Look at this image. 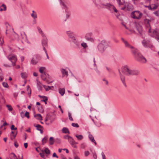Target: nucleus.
<instances>
[{
  "label": "nucleus",
  "instance_id": "nucleus-61",
  "mask_svg": "<svg viewBox=\"0 0 159 159\" xmlns=\"http://www.w3.org/2000/svg\"><path fill=\"white\" fill-rule=\"evenodd\" d=\"M89 154V152L88 151H86L85 152V155L86 156H87Z\"/></svg>",
  "mask_w": 159,
  "mask_h": 159
},
{
  "label": "nucleus",
  "instance_id": "nucleus-42",
  "mask_svg": "<svg viewBox=\"0 0 159 159\" xmlns=\"http://www.w3.org/2000/svg\"><path fill=\"white\" fill-rule=\"evenodd\" d=\"M86 39L87 40L90 41L91 42H94V39H93L90 37H87L86 38Z\"/></svg>",
  "mask_w": 159,
  "mask_h": 159
},
{
  "label": "nucleus",
  "instance_id": "nucleus-60",
  "mask_svg": "<svg viewBox=\"0 0 159 159\" xmlns=\"http://www.w3.org/2000/svg\"><path fill=\"white\" fill-rule=\"evenodd\" d=\"M102 155L103 159H106L105 156L103 152H102Z\"/></svg>",
  "mask_w": 159,
  "mask_h": 159
},
{
  "label": "nucleus",
  "instance_id": "nucleus-11",
  "mask_svg": "<svg viewBox=\"0 0 159 159\" xmlns=\"http://www.w3.org/2000/svg\"><path fill=\"white\" fill-rule=\"evenodd\" d=\"M43 37V38L42 40V44L43 46V49H44V48H45V47H46L48 46V39L45 36V37Z\"/></svg>",
  "mask_w": 159,
  "mask_h": 159
},
{
  "label": "nucleus",
  "instance_id": "nucleus-22",
  "mask_svg": "<svg viewBox=\"0 0 159 159\" xmlns=\"http://www.w3.org/2000/svg\"><path fill=\"white\" fill-rule=\"evenodd\" d=\"M42 85L41 83L39 82H37V86L38 89L39 90H41L42 88Z\"/></svg>",
  "mask_w": 159,
  "mask_h": 159
},
{
  "label": "nucleus",
  "instance_id": "nucleus-17",
  "mask_svg": "<svg viewBox=\"0 0 159 159\" xmlns=\"http://www.w3.org/2000/svg\"><path fill=\"white\" fill-rule=\"evenodd\" d=\"M139 71L137 70H132L130 75H138L139 74Z\"/></svg>",
  "mask_w": 159,
  "mask_h": 159
},
{
  "label": "nucleus",
  "instance_id": "nucleus-33",
  "mask_svg": "<svg viewBox=\"0 0 159 159\" xmlns=\"http://www.w3.org/2000/svg\"><path fill=\"white\" fill-rule=\"evenodd\" d=\"M62 132L64 133H68V134H70V132L68 129L66 128H63L62 129Z\"/></svg>",
  "mask_w": 159,
  "mask_h": 159
},
{
  "label": "nucleus",
  "instance_id": "nucleus-55",
  "mask_svg": "<svg viewBox=\"0 0 159 159\" xmlns=\"http://www.w3.org/2000/svg\"><path fill=\"white\" fill-rule=\"evenodd\" d=\"M25 116L27 118H29L30 117L29 113L27 111L26 112V113H25Z\"/></svg>",
  "mask_w": 159,
  "mask_h": 159
},
{
  "label": "nucleus",
  "instance_id": "nucleus-1",
  "mask_svg": "<svg viewBox=\"0 0 159 159\" xmlns=\"http://www.w3.org/2000/svg\"><path fill=\"white\" fill-rule=\"evenodd\" d=\"M154 20V18L148 16V18H146L144 20V22L146 24V29L148 30V32H151V27L150 24L151 23L153 22Z\"/></svg>",
  "mask_w": 159,
  "mask_h": 159
},
{
  "label": "nucleus",
  "instance_id": "nucleus-12",
  "mask_svg": "<svg viewBox=\"0 0 159 159\" xmlns=\"http://www.w3.org/2000/svg\"><path fill=\"white\" fill-rule=\"evenodd\" d=\"M118 71L120 75V78L121 81L124 85H126L125 83V76L122 74L119 69L118 70Z\"/></svg>",
  "mask_w": 159,
  "mask_h": 159
},
{
  "label": "nucleus",
  "instance_id": "nucleus-50",
  "mask_svg": "<svg viewBox=\"0 0 159 159\" xmlns=\"http://www.w3.org/2000/svg\"><path fill=\"white\" fill-rule=\"evenodd\" d=\"M81 46L84 48H87L88 46L86 43H81Z\"/></svg>",
  "mask_w": 159,
  "mask_h": 159
},
{
  "label": "nucleus",
  "instance_id": "nucleus-5",
  "mask_svg": "<svg viewBox=\"0 0 159 159\" xmlns=\"http://www.w3.org/2000/svg\"><path fill=\"white\" fill-rule=\"evenodd\" d=\"M8 59L12 63V65L14 66L16 65V63L17 60V58L16 55L11 54L7 56Z\"/></svg>",
  "mask_w": 159,
  "mask_h": 159
},
{
  "label": "nucleus",
  "instance_id": "nucleus-41",
  "mask_svg": "<svg viewBox=\"0 0 159 159\" xmlns=\"http://www.w3.org/2000/svg\"><path fill=\"white\" fill-rule=\"evenodd\" d=\"M10 155L11 156V157L13 158L14 159H18L16 155L14 153H11Z\"/></svg>",
  "mask_w": 159,
  "mask_h": 159
},
{
  "label": "nucleus",
  "instance_id": "nucleus-13",
  "mask_svg": "<svg viewBox=\"0 0 159 159\" xmlns=\"http://www.w3.org/2000/svg\"><path fill=\"white\" fill-rule=\"evenodd\" d=\"M108 7H109V9L111 11H114V12L116 13L117 12V10L116 9L114 6L111 4H109Z\"/></svg>",
  "mask_w": 159,
  "mask_h": 159
},
{
  "label": "nucleus",
  "instance_id": "nucleus-35",
  "mask_svg": "<svg viewBox=\"0 0 159 159\" xmlns=\"http://www.w3.org/2000/svg\"><path fill=\"white\" fill-rule=\"evenodd\" d=\"M49 144L50 145L53 144L54 142V139L52 137H51L49 139Z\"/></svg>",
  "mask_w": 159,
  "mask_h": 159
},
{
  "label": "nucleus",
  "instance_id": "nucleus-19",
  "mask_svg": "<svg viewBox=\"0 0 159 159\" xmlns=\"http://www.w3.org/2000/svg\"><path fill=\"white\" fill-rule=\"evenodd\" d=\"M89 139L91 140L92 142H93L95 145H96L97 143L94 139V137L91 134H89Z\"/></svg>",
  "mask_w": 159,
  "mask_h": 159
},
{
  "label": "nucleus",
  "instance_id": "nucleus-45",
  "mask_svg": "<svg viewBox=\"0 0 159 159\" xmlns=\"http://www.w3.org/2000/svg\"><path fill=\"white\" fill-rule=\"evenodd\" d=\"M158 6L156 5H154L153 7H151V10H154L157 8Z\"/></svg>",
  "mask_w": 159,
  "mask_h": 159
},
{
  "label": "nucleus",
  "instance_id": "nucleus-43",
  "mask_svg": "<svg viewBox=\"0 0 159 159\" xmlns=\"http://www.w3.org/2000/svg\"><path fill=\"white\" fill-rule=\"evenodd\" d=\"M71 125L72 126L78 128L79 126L78 124L77 123H72Z\"/></svg>",
  "mask_w": 159,
  "mask_h": 159
},
{
  "label": "nucleus",
  "instance_id": "nucleus-2",
  "mask_svg": "<svg viewBox=\"0 0 159 159\" xmlns=\"http://www.w3.org/2000/svg\"><path fill=\"white\" fill-rule=\"evenodd\" d=\"M108 44L107 42L104 40L101 41L99 44L98 47L99 51L101 52H103L106 48L108 47Z\"/></svg>",
  "mask_w": 159,
  "mask_h": 159
},
{
  "label": "nucleus",
  "instance_id": "nucleus-38",
  "mask_svg": "<svg viewBox=\"0 0 159 159\" xmlns=\"http://www.w3.org/2000/svg\"><path fill=\"white\" fill-rule=\"evenodd\" d=\"M64 138L65 139H68V141L70 140V139L72 138L71 137L69 136L68 135H65L64 136Z\"/></svg>",
  "mask_w": 159,
  "mask_h": 159
},
{
  "label": "nucleus",
  "instance_id": "nucleus-62",
  "mask_svg": "<svg viewBox=\"0 0 159 159\" xmlns=\"http://www.w3.org/2000/svg\"><path fill=\"white\" fill-rule=\"evenodd\" d=\"M3 66L5 67H11V66L10 65H8V64H3Z\"/></svg>",
  "mask_w": 159,
  "mask_h": 159
},
{
  "label": "nucleus",
  "instance_id": "nucleus-47",
  "mask_svg": "<svg viewBox=\"0 0 159 159\" xmlns=\"http://www.w3.org/2000/svg\"><path fill=\"white\" fill-rule=\"evenodd\" d=\"M2 85L5 88H8V85L7 83L3 82Z\"/></svg>",
  "mask_w": 159,
  "mask_h": 159
},
{
  "label": "nucleus",
  "instance_id": "nucleus-31",
  "mask_svg": "<svg viewBox=\"0 0 159 159\" xmlns=\"http://www.w3.org/2000/svg\"><path fill=\"white\" fill-rule=\"evenodd\" d=\"M75 136L79 140H81L83 138V137L82 135L76 134Z\"/></svg>",
  "mask_w": 159,
  "mask_h": 159
},
{
  "label": "nucleus",
  "instance_id": "nucleus-52",
  "mask_svg": "<svg viewBox=\"0 0 159 159\" xmlns=\"http://www.w3.org/2000/svg\"><path fill=\"white\" fill-rule=\"evenodd\" d=\"M92 33H88L86 34L85 35V38L89 37L91 36L92 35Z\"/></svg>",
  "mask_w": 159,
  "mask_h": 159
},
{
  "label": "nucleus",
  "instance_id": "nucleus-36",
  "mask_svg": "<svg viewBox=\"0 0 159 159\" xmlns=\"http://www.w3.org/2000/svg\"><path fill=\"white\" fill-rule=\"evenodd\" d=\"M38 30L39 31V32L41 34L42 36L43 37H45V34H44V33L43 32L42 30L40 29V28H38Z\"/></svg>",
  "mask_w": 159,
  "mask_h": 159
},
{
  "label": "nucleus",
  "instance_id": "nucleus-46",
  "mask_svg": "<svg viewBox=\"0 0 159 159\" xmlns=\"http://www.w3.org/2000/svg\"><path fill=\"white\" fill-rule=\"evenodd\" d=\"M131 17L134 19H136L135 17H136V15L135 13L134 12H132L131 14Z\"/></svg>",
  "mask_w": 159,
  "mask_h": 159
},
{
  "label": "nucleus",
  "instance_id": "nucleus-7",
  "mask_svg": "<svg viewBox=\"0 0 159 159\" xmlns=\"http://www.w3.org/2000/svg\"><path fill=\"white\" fill-rule=\"evenodd\" d=\"M55 118L56 116L54 114L49 113L47 115L45 121H47L49 120L50 123H51L55 120Z\"/></svg>",
  "mask_w": 159,
  "mask_h": 159
},
{
  "label": "nucleus",
  "instance_id": "nucleus-59",
  "mask_svg": "<svg viewBox=\"0 0 159 159\" xmlns=\"http://www.w3.org/2000/svg\"><path fill=\"white\" fill-rule=\"evenodd\" d=\"M44 51L46 53V56H47V58L48 59H49V57L48 56V54L47 53V52L46 50V49H45V48H44Z\"/></svg>",
  "mask_w": 159,
  "mask_h": 159
},
{
  "label": "nucleus",
  "instance_id": "nucleus-53",
  "mask_svg": "<svg viewBox=\"0 0 159 159\" xmlns=\"http://www.w3.org/2000/svg\"><path fill=\"white\" fill-rule=\"evenodd\" d=\"M11 130H16L17 129L16 127H15V126L14 125H12L11 127Z\"/></svg>",
  "mask_w": 159,
  "mask_h": 159
},
{
  "label": "nucleus",
  "instance_id": "nucleus-34",
  "mask_svg": "<svg viewBox=\"0 0 159 159\" xmlns=\"http://www.w3.org/2000/svg\"><path fill=\"white\" fill-rule=\"evenodd\" d=\"M21 35H22V38L23 39H24V41L27 43H28V40L27 39V37L26 34H24L23 35H22L21 34Z\"/></svg>",
  "mask_w": 159,
  "mask_h": 159
},
{
  "label": "nucleus",
  "instance_id": "nucleus-16",
  "mask_svg": "<svg viewBox=\"0 0 159 159\" xmlns=\"http://www.w3.org/2000/svg\"><path fill=\"white\" fill-rule=\"evenodd\" d=\"M6 30V34H7V32L9 31L11 29V27L10 25L8 23H6L5 24Z\"/></svg>",
  "mask_w": 159,
  "mask_h": 159
},
{
  "label": "nucleus",
  "instance_id": "nucleus-24",
  "mask_svg": "<svg viewBox=\"0 0 159 159\" xmlns=\"http://www.w3.org/2000/svg\"><path fill=\"white\" fill-rule=\"evenodd\" d=\"M119 5L121 6L124 5L125 3L124 0H116Z\"/></svg>",
  "mask_w": 159,
  "mask_h": 159
},
{
  "label": "nucleus",
  "instance_id": "nucleus-8",
  "mask_svg": "<svg viewBox=\"0 0 159 159\" xmlns=\"http://www.w3.org/2000/svg\"><path fill=\"white\" fill-rule=\"evenodd\" d=\"M41 59V57L38 55H35L31 61L32 64L35 65Z\"/></svg>",
  "mask_w": 159,
  "mask_h": 159
},
{
  "label": "nucleus",
  "instance_id": "nucleus-15",
  "mask_svg": "<svg viewBox=\"0 0 159 159\" xmlns=\"http://www.w3.org/2000/svg\"><path fill=\"white\" fill-rule=\"evenodd\" d=\"M67 34L70 38H71L74 40H75V39L74 36L73 32L70 31H67Z\"/></svg>",
  "mask_w": 159,
  "mask_h": 159
},
{
  "label": "nucleus",
  "instance_id": "nucleus-56",
  "mask_svg": "<svg viewBox=\"0 0 159 159\" xmlns=\"http://www.w3.org/2000/svg\"><path fill=\"white\" fill-rule=\"evenodd\" d=\"M48 98L47 97H46V98H45L43 100H41V101H42V102H44L45 104H47V101L48 100Z\"/></svg>",
  "mask_w": 159,
  "mask_h": 159
},
{
  "label": "nucleus",
  "instance_id": "nucleus-9",
  "mask_svg": "<svg viewBox=\"0 0 159 159\" xmlns=\"http://www.w3.org/2000/svg\"><path fill=\"white\" fill-rule=\"evenodd\" d=\"M142 43L143 46L145 47H148L149 48H152L153 47V45L149 41H146V40H143L142 41Z\"/></svg>",
  "mask_w": 159,
  "mask_h": 159
},
{
  "label": "nucleus",
  "instance_id": "nucleus-51",
  "mask_svg": "<svg viewBox=\"0 0 159 159\" xmlns=\"http://www.w3.org/2000/svg\"><path fill=\"white\" fill-rule=\"evenodd\" d=\"M35 127L37 128V130H39V129H40V128H42L43 127L39 125H37L35 126Z\"/></svg>",
  "mask_w": 159,
  "mask_h": 159
},
{
  "label": "nucleus",
  "instance_id": "nucleus-10",
  "mask_svg": "<svg viewBox=\"0 0 159 159\" xmlns=\"http://www.w3.org/2000/svg\"><path fill=\"white\" fill-rule=\"evenodd\" d=\"M134 25L136 29L139 33L140 34H142L143 32V29L141 25L137 22L134 23Z\"/></svg>",
  "mask_w": 159,
  "mask_h": 159
},
{
  "label": "nucleus",
  "instance_id": "nucleus-20",
  "mask_svg": "<svg viewBox=\"0 0 159 159\" xmlns=\"http://www.w3.org/2000/svg\"><path fill=\"white\" fill-rule=\"evenodd\" d=\"M131 52L132 53L134 54L135 56V57H136V55L137 53H139L138 52V50L136 49H135L133 47V48H131Z\"/></svg>",
  "mask_w": 159,
  "mask_h": 159
},
{
  "label": "nucleus",
  "instance_id": "nucleus-37",
  "mask_svg": "<svg viewBox=\"0 0 159 159\" xmlns=\"http://www.w3.org/2000/svg\"><path fill=\"white\" fill-rule=\"evenodd\" d=\"M45 69V67H40V68H39V72L42 74H44L43 73V71Z\"/></svg>",
  "mask_w": 159,
  "mask_h": 159
},
{
  "label": "nucleus",
  "instance_id": "nucleus-21",
  "mask_svg": "<svg viewBox=\"0 0 159 159\" xmlns=\"http://www.w3.org/2000/svg\"><path fill=\"white\" fill-rule=\"evenodd\" d=\"M59 93L61 96H63L65 93V89L64 88H60L59 90Z\"/></svg>",
  "mask_w": 159,
  "mask_h": 159
},
{
  "label": "nucleus",
  "instance_id": "nucleus-32",
  "mask_svg": "<svg viewBox=\"0 0 159 159\" xmlns=\"http://www.w3.org/2000/svg\"><path fill=\"white\" fill-rule=\"evenodd\" d=\"M48 137L47 136H45L44 137L42 140V145H44L45 143L48 139Z\"/></svg>",
  "mask_w": 159,
  "mask_h": 159
},
{
  "label": "nucleus",
  "instance_id": "nucleus-49",
  "mask_svg": "<svg viewBox=\"0 0 159 159\" xmlns=\"http://www.w3.org/2000/svg\"><path fill=\"white\" fill-rule=\"evenodd\" d=\"M68 116L69 120L71 121H73V119L72 117L71 114L70 113H68Z\"/></svg>",
  "mask_w": 159,
  "mask_h": 159
},
{
  "label": "nucleus",
  "instance_id": "nucleus-40",
  "mask_svg": "<svg viewBox=\"0 0 159 159\" xmlns=\"http://www.w3.org/2000/svg\"><path fill=\"white\" fill-rule=\"evenodd\" d=\"M6 107H7L8 109L10 111H12L13 110V108L10 105H7Z\"/></svg>",
  "mask_w": 159,
  "mask_h": 159
},
{
  "label": "nucleus",
  "instance_id": "nucleus-57",
  "mask_svg": "<svg viewBox=\"0 0 159 159\" xmlns=\"http://www.w3.org/2000/svg\"><path fill=\"white\" fill-rule=\"evenodd\" d=\"M38 109L39 111L41 113H42V112H43V109L42 107H39V108H38Z\"/></svg>",
  "mask_w": 159,
  "mask_h": 159
},
{
  "label": "nucleus",
  "instance_id": "nucleus-28",
  "mask_svg": "<svg viewBox=\"0 0 159 159\" xmlns=\"http://www.w3.org/2000/svg\"><path fill=\"white\" fill-rule=\"evenodd\" d=\"M92 120H93V121L94 122V123L97 126V127H99L101 126V124L100 122L99 121H98L95 122L92 119Z\"/></svg>",
  "mask_w": 159,
  "mask_h": 159
},
{
  "label": "nucleus",
  "instance_id": "nucleus-64",
  "mask_svg": "<svg viewBox=\"0 0 159 159\" xmlns=\"http://www.w3.org/2000/svg\"><path fill=\"white\" fill-rule=\"evenodd\" d=\"M60 1V3L63 6H64V7H66V5H65V4H64V2H62V0H59Z\"/></svg>",
  "mask_w": 159,
  "mask_h": 159
},
{
  "label": "nucleus",
  "instance_id": "nucleus-39",
  "mask_svg": "<svg viewBox=\"0 0 159 159\" xmlns=\"http://www.w3.org/2000/svg\"><path fill=\"white\" fill-rule=\"evenodd\" d=\"M44 152L47 154H49L50 153L49 150L47 148H45Z\"/></svg>",
  "mask_w": 159,
  "mask_h": 159
},
{
  "label": "nucleus",
  "instance_id": "nucleus-18",
  "mask_svg": "<svg viewBox=\"0 0 159 159\" xmlns=\"http://www.w3.org/2000/svg\"><path fill=\"white\" fill-rule=\"evenodd\" d=\"M34 117H35L37 119L39 120H42V117L41 114H38L34 115Z\"/></svg>",
  "mask_w": 159,
  "mask_h": 159
},
{
  "label": "nucleus",
  "instance_id": "nucleus-6",
  "mask_svg": "<svg viewBox=\"0 0 159 159\" xmlns=\"http://www.w3.org/2000/svg\"><path fill=\"white\" fill-rule=\"evenodd\" d=\"M152 37H155L157 41L159 42V33L156 30H152L150 32H148Z\"/></svg>",
  "mask_w": 159,
  "mask_h": 159
},
{
  "label": "nucleus",
  "instance_id": "nucleus-54",
  "mask_svg": "<svg viewBox=\"0 0 159 159\" xmlns=\"http://www.w3.org/2000/svg\"><path fill=\"white\" fill-rule=\"evenodd\" d=\"M154 14L157 16H159V11H157L153 12Z\"/></svg>",
  "mask_w": 159,
  "mask_h": 159
},
{
  "label": "nucleus",
  "instance_id": "nucleus-63",
  "mask_svg": "<svg viewBox=\"0 0 159 159\" xmlns=\"http://www.w3.org/2000/svg\"><path fill=\"white\" fill-rule=\"evenodd\" d=\"M130 4H127V5L126 4V8H127V9L129 10L130 9V8H129V7H130Z\"/></svg>",
  "mask_w": 159,
  "mask_h": 159
},
{
  "label": "nucleus",
  "instance_id": "nucleus-44",
  "mask_svg": "<svg viewBox=\"0 0 159 159\" xmlns=\"http://www.w3.org/2000/svg\"><path fill=\"white\" fill-rule=\"evenodd\" d=\"M43 86L45 88V90H46V91H47L49 90L50 89H51V87H50V86H45L44 85H43Z\"/></svg>",
  "mask_w": 159,
  "mask_h": 159
},
{
  "label": "nucleus",
  "instance_id": "nucleus-23",
  "mask_svg": "<svg viewBox=\"0 0 159 159\" xmlns=\"http://www.w3.org/2000/svg\"><path fill=\"white\" fill-rule=\"evenodd\" d=\"M125 47L126 48L130 49L133 48V47L131 46L127 41L125 43Z\"/></svg>",
  "mask_w": 159,
  "mask_h": 159
},
{
  "label": "nucleus",
  "instance_id": "nucleus-4",
  "mask_svg": "<svg viewBox=\"0 0 159 159\" xmlns=\"http://www.w3.org/2000/svg\"><path fill=\"white\" fill-rule=\"evenodd\" d=\"M135 58L137 61L142 63H146L147 61L145 58L140 53H137L136 55Z\"/></svg>",
  "mask_w": 159,
  "mask_h": 159
},
{
  "label": "nucleus",
  "instance_id": "nucleus-48",
  "mask_svg": "<svg viewBox=\"0 0 159 159\" xmlns=\"http://www.w3.org/2000/svg\"><path fill=\"white\" fill-rule=\"evenodd\" d=\"M21 77L22 78H26V76L25 74V73H21Z\"/></svg>",
  "mask_w": 159,
  "mask_h": 159
},
{
  "label": "nucleus",
  "instance_id": "nucleus-25",
  "mask_svg": "<svg viewBox=\"0 0 159 159\" xmlns=\"http://www.w3.org/2000/svg\"><path fill=\"white\" fill-rule=\"evenodd\" d=\"M31 16L34 19L37 18V14L34 11H32V13L31 14Z\"/></svg>",
  "mask_w": 159,
  "mask_h": 159
},
{
  "label": "nucleus",
  "instance_id": "nucleus-29",
  "mask_svg": "<svg viewBox=\"0 0 159 159\" xmlns=\"http://www.w3.org/2000/svg\"><path fill=\"white\" fill-rule=\"evenodd\" d=\"M61 71L63 76H65V75H68V72L66 71L65 69H61Z\"/></svg>",
  "mask_w": 159,
  "mask_h": 159
},
{
  "label": "nucleus",
  "instance_id": "nucleus-14",
  "mask_svg": "<svg viewBox=\"0 0 159 159\" xmlns=\"http://www.w3.org/2000/svg\"><path fill=\"white\" fill-rule=\"evenodd\" d=\"M135 13L136 19H139L142 16V14L141 13L140 11H134Z\"/></svg>",
  "mask_w": 159,
  "mask_h": 159
},
{
  "label": "nucleus",
  "instance_id": "nucleus-27",
  "mask_svg": "<svg viewBox=\"0 0 159 159\" xmlns=\"http://www.w3.org/2000/svg\"><path fill=\"white\" fill-rule=\"evenodd\" d=\"M69 141L71 145H73V144H74L77 143L76 142H75V141L72 138V137L70 139V140Z\"/></svg>",
  "mask_w": 159,
  "mask_h": 159
},
{
  "label": "nucleus",
  "instance_id": "nucleus-3",
  "mask_svg": "<svg viewBox=\"0 0 159 159\" xmlns=\"http://www.w3.org/2000/svg\"><path fill=\"white\" fill-rule=\"evenodd\" d=\"M132 70L127 65H125L121 67L122 72L126 75L130 76Z\"/></svg>",
  "mask_w": 159,
  "mask_h": 159
},
{
  "label": "nucleus",
  "instance_id": "nucleus-26",
  "mask_svg": "<svg viewBox=\"0 0 159 159\" xmlns=\"http://www.w3.org/2000/svg\"><path fill=\"white\" fill-rule=\"evenodd\" d=\"M41 77L43 80L44 81H46L48 84L49 83H48V82L46 80V75L45 73L42 74L41 75Z\"/></svg>",
  "mask_w": 159,
  "mask_h": 159
},
{
  "label": "nucleus",
  "instance_id": "nucleus-30",
  "mask_svg": "<svg viewBox=\"0 0 159 159\" xmlns=\"http://www.w3.org/2000/svg\"><path fill=\"white\" fill-rule=\"evenodd\" d=\"M6 10V6L4 4H2L0 8V11H5Z\"/></svg>",
  "mask_w": 159,
  "mask_h": 159
},
{
  "label": "nucleus",
  "instance_id": "nucleus-58",
  "mask_svg": "<svg viewBox=\"0 0 159 159\" xmlns=\"http://www.w3.org/2000/svg\"><path fill=\"white\" fill-rule=\"evenodd\" d=\"M14 132L13 131H12L11 132V134H13V136L14 138H15L16 137V135L17 134V132H16V133L15 134H14Z\"/></svg>",
  "mask_w": 159,
  "mask_h": 159
}]
</instances>
